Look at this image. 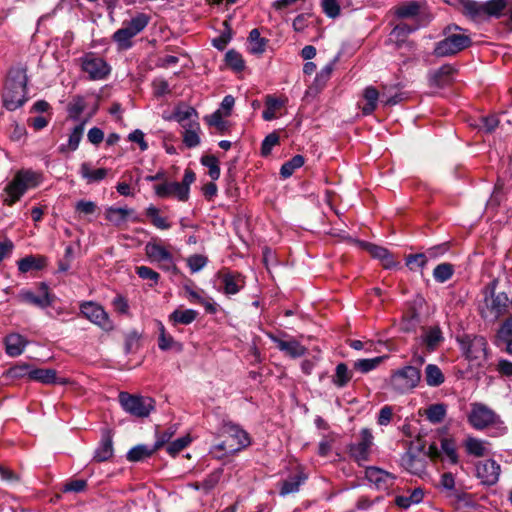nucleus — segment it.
Segmentation results:
<instances>
[{
    "mask_svg": "<svg viewBox=\"0 0 512 512\" xmlns=\"http://www.w3.org/2000/svg\"><path fill=\"white\" fill-rule=\"evenodd\" d=\"M135 211L131 208H116L108 207L105 210V218L112 223L114 226H121L127 222L128 219H132L134 222H139L138 216L134 215Z\"/></svg>",
    "mask_w": 512,
    "mask_h": 512,
    "instance_id": "nucleus-19",
    "label": "nucleus"
},
{
    "mask_svg": "<svg viewBox=\"0 0 512 512\" xmlns=\"http://www.w3.org/2000/svg\"><path fill=\"white\" fill-rule=\"evenodd\" d=\"M421 374L413 366H405L393 373L390 379L392 389L397 393H407L419 384Z\"/></svg>",
    "mask_w": 512,
    "mask_h": 512,
    "instance_id": "nucleus-10",
    "label": "nucleus"
},
{
    "mask_svg": "<svg viewBox=\"0 0 512 512\" xmlns=\"http://www.w3.org/2000/svg\"><path fill=\"white\" fill-rule=\"evenodd\" d=\"M145 253L152 262L158 263L162 270L177 271L172 253L156 241H150L145 245Z\"/></svg>",
    "mask_w": 512,
    "mask_h": 512,
    "instance_id": "nucleus-12",
    "label": "nucleus"
},
{
    "mask_svg": "<svg viewBox=\"0 0 512 512\" xmlns=\"http://www.w3.org/2000/svg\"><path fill=\"white\" fill-rule=\"evenodd\" d=\"M352 379V372L348 369L345 363H339L335 369V375L332 382L338 388L345 387Z\"/></svg>",
    "mask_w": 512,
    "mask_h": 512,
    "instance_id": "nucleus-38",
    "label": "nucleus"
},
{
    "mask_svg": "<svg viewBox=\"0 0 512 512\" xmlns=\"http://www.w3.org/2000/svg\"><path fill=\"white\" fill-rule=\"evenodd\" d=\"M332 70L333 68L331 65H326L324 68H322L321 71L317 73L311 89L315 88L317 91L322 89L330 79Z\"/></svg>",
    "mask_w": 512,
    "mask_h": 512,
    "instance_id": "nucleus-57",
    "label": "nucleus"
},
{
    "mask_svg": "<svg viewBox=\"0 0 512 512\" xmlns=\"http://www.w3.org/2000/svg\"><path fill=\"white\" fill-rule=\"evenodd\" d=\"M20 302L26 303L41 309L47 308L53 303V296L50 294L46 283L41 282L37 287V292L30 289H22L17 295Z\"/></svg>",
    "mask_w": 512,
    "mask_h": 512,
    "instance_id": "nucleus-13",
    "label": "nucleus"
},
{
    "mask_svg": "<svg viewBox=\"0 0 512 512\" xmlns=\"http://www.w3.org/2000/svg\"><path fill=\"white\" fill-rule=\"evenodd\" d=\"M287 103V98H277L272 95H267L265 100L266 108L263 111V119L271 121L277 117L276 112Z\"/></svg>",
    "mask_w": 512,
    "mask_h": 512,
    "instance_id": "nucleus-27",
    "label": "nucleus"
},
{
    "mask_svg": "<svg viewBox=\"0 0 512 512\" xmlns=\"http://www.w3.org/2000/svg\"><path fill=\"white\" fill-rule=\"evenodd\" d=\"M305 480H306V477L301 474H297V475L285 480L280 489V494L282 496H285L290 493L297 492L299 490L300 485L303 484Z\"/></svg>",
    "mask_w": 512,
    "mask_h": 512,
    "instance_id": "nucleus-44",
    "label": "nucleus"
},
{
    "mask_svg": "<svg viewBox=\"0 0 512 512\" xmlns=\"http://www.w3.org/2000/svg\"><path fill=\"white\" fill-rule=\"evenodd\" d=\"M250 52L253 54H261L265 50L266 42L260 37L257 29L251 30L249 34Z\"/></svg>",
    "mask_w": 512,
    "mask_h": 512,
    "instance_id": "nucleus-52",
    "label": "nucleus"
},
{
    "mask_svg": "<svg viewBox=\"0 0 512 512\" xmlns=\"http://www.w3.org/2000/svg\"><path fill=\"white\" fill-rule=\"evenodd\" d=\"M361 246L366 249L374 258L380 259L383 266L388 269L395 266V261L390 252L381 246L372 243L361 242Z\"/></svg>",
    "mask_w": 512,
    "mask_h": 512,
    "instance_id": "nucleus-22",
    "label": "nucleus"
},
{
    "mask_svg": "<svg viewBox=\"0 0 512 512\" xmlns=\"http://www.w3.org/2000/svg\"><path fill=\"white\" fill-rule=\"evenodd\" d=\"M80 313L91 323L99 326L105 331L113 329V322L104 308L92 301L83 302L80 305Z\"/></svg>",
    "mask_w": 512,
    "mask_h": 512,
    "instance_id": "nucleus-14",
    "label": "nucleus"
},
{
    "mask_svg": "<svg viewBox=\"0 0 512 512\" xmlns=\"http://www.w3.org/2000/svg\"><path fill=\"white\" fill-rule=\"evenodd\" d=\"M27 340L20 334L12 333L5 338L6 353L11 357L21 355L27 345Z\"/></svg>",
    "mask_w": 512,
    "mask_h": 512,
    "instance_id": "nucleus-23",
    "label": "nucleus"
},
{
    "mask_svg": "<svg viewBox=\"0 0 512 512\" xmlns=\"http://www.w3.org/2000/svg\"><path fill=\"white\" fill-rule=\"evenodd\" d=\"M424 493L422 489L416 488L414 489L409 496H397L395 499V503L397 506L407 509L412 504H418L422 501Z\"/></svg>",
    "mask_w": 512,
    "mask_h": 512,
    "instance_id": "nucleus-43",
    "label": "nucleus"
},
{
    "mask_svg": "<svg viewBox=\"0 0 512 512\" xmlns=\"http://www.w3.org/2000/svg\"><path fill=\"white\" fill-rule=\"evenodd\" d=\"M425 380L428 386H440L445 378L441 369L435 364H428L425 367Z\"/></svg>",
    "mask_w": 512,
    "mask_h": 512,
    "instance_id": "nucleus-36",
    "label": "nucleus"
},
{
    "mask_svg": "<svg viewBox=\"0 0 512 512\" xmlns=\"http://www.w3.org/2000/svg\"><path fill=\"white\" fill-rule=\"evenodd\" d=\"M460 5L463 14L466 16L473 20L483 19V3H479L473 0H460Z\"/></svg>",
    "mask_w": 512,
    "mask_h": 512,
    "instance_id": "nucleus-33",
    "label": "nucleus"
},
{
    "mask_svg": "<svg viewBox=\"0 0 512 512\" xmlns=\"http://www.w3.org/2000/svg\"><path fill=\"white\" fill-rule=\"evenodd\" d=\"M44 262L45 261L43 258L28 256L18 261V269L22 273H27L32 269L39 270L44 266Z\"/></svg>",
    "mask_w": 512,
    "mask_h": 512,
    "instance_id": "nucleus-47",
    "label": "nucleus"
},
{
    "mask_svg": "<svg viewBox=\"0 0 512 512\" xmlns=\"http://www.w3.org/2000/svg\"><path fill=\"white\" fill-rule=\"evenodd\" d=\"M453 272L452 264L442 263L435 267L433 277L437 282L444 283L452 277Z\"/></svg>",
    "mask_w": 512,
    "mask_h": 512,
    "instance_id": "nucleus-49",
    "label": "nucleus"
},
{
    "mask_svg": "<svg viewBox=\"0 0 512 512\" xmlns=\"http://www.w3.org/2000/svg\"><path fill=\"white\" fill-rule=\"evenodd\" d=\"M508 7L506 0H489L483 3V18L496 17L499 18L504 14Z\"/></svg>",
    "mask_w": 512,
    "mask_h": 512,
    "instance_id": "nucleus-30",
    "label": "nucleus"
},
{
    "mask_svg": "<svg viewBox=\"0 0 512 512\" xmlns=\"http://www.w3.org/2000/svg\"><path fill=\"white\" fill-rule=\"evenodd\" d=\"M155 194L160 198L175 197L178 201H187L179 182H164L154 186Z\"/></svg>",
    "mask_w": 512,
    "mask_h": 512,
    "instance_id": "nucleus-21",
    "label": "nucleus"
},
{
    "mask_svg": "<svg viewBox=\"0 0 512 512\" xmlns=\"http://www.w3.org/2000/svg\"><path fill=\"white\" fill-rule=\"evenodd\" d=\"M27 81L25 68L10 69L3 92V105L6 109L14 111L25 103Z\"/></svg>",
    "mask_w": 512,
    "mask_h": 512,
    "instance_id": "nucleus-1",
    "label": "nucleus"
},
{
    "mask_svg": "<svg viewBox=\"0 0 512 512\" xmlns=\"http://www.w3.org/2000/svg\"><path fill=\"white\" fill-rule=\"evenodd\" d=\"M304 157L302 155H295L292 159L285 162L281 169L280 174L284 178L290 177L294 171L304 165Z\"/></svg>",
    "mask_w": 512,
    "mask_h": 512,
    "instance_id": "nucleus-46",
    "label": "nucleus"
},
{
    "mask_svg": "<svg viewBox=\"0 0 512 512\" xmlns=\"http://www.w3.org/2000/svg\"><path fill=\"white\" fill-rule=\"evenodd\" d=\"M420 11V5L417 2H408L395 7L394 13L398 18H415Z\"/></svg>",
    "mask_w": 512,
    "mask_h": 512,
    "instance_id": "nucleus-41",
    "label": "nucleus"
},
{
    "mask_svg": "<svg viewBox=\"0 0 512 512\" xmlns=\"http://www.w3.org/2000/svg\"><path fill=\"white\" fill-rule=\"evenodd\" d=\"M272 339L276 343L278 349L285 352L290 357H301L306 352V348L303 345H301L298 341H284L276 337H273Z\"/></svg>",
    "mask_w": 512,
    "mask_h": 512,
    "instance_id": "nucleus-24",
    "label": "nucleus"
},
{
    "mask_svg": "<svg viewBox=\"0 0 512 512\" xmlns=\"http://www.w3.org/2000/svg\"><path fill=\"white\" fill-rule=\"evenodd\" d=\"M191 440L192 439L189 435H185L169 443L166 450L171 456H175L186 448L191 443Z\"/></svg>",
    "mask_w": 512,
    "mask_h": 512,
    "instance_id": "nucleus-56",
    "label": "nucleus"
},
{
    "mask_svg": "<svg viewBox=\"0 0 512 512\" xmlns=\"http://www.w3.org/2000/svg\"><path fill=\"white\" fill-rule=\"evenodd\" d=\"M441 450L446 455L447 460L451 464H457L459 462V456L456 449V444L453 439L443 438L441 439Z\"/></svg>",
    "mask_w": 512,
    "mask_h": 512,
    "instance_id": "nucleus-45",
    "label": "nucleus"
},
{
    "mask_svg": "<svg viewBox=\"0 0 512 512\" xmlns=\"http://www.w3.org/2000/svg\"><path fill=\"white\" fill-rule=\"evenodd\" d=\"M197 118V111L187 105L178 106L171 117V119L177 121L183 129L191 126L192 123H198Z\"/></svg>",
    "mask_w": 512,
    "mask_h": 512,
    "instance_id": "nucleus-20",
    "label": "nucleus"
},
{
    "mask_svg": "<svg viewBox=\"0 0 512 512\" xmlns=\"http://www.w3.org/2000/svg\"><path fill=\"white\" fill-rule=\"evenodd\" d=\"M468 422L476 430H483L487 427L501 428L500 417L487 405L483 403H472L468 414ZM502 429H504L502 427Z\"/></svg>",
    "mask_w": 512,
    "mask_h": 512,
    "instance_id": "nucleus-7",
    "label": "nucleus"
},
{
    "mask_svg": "<svg viewBox=\"0 0 512 512\" xmlns=\"http://www.w3.org/2000/svg\"><path fill=\"white\" fill-rule=\"evenodd\" d=\"M373 445V435L368 428L360 432V440L357 443L350 444L349 454L359 464L369 460L371 447Z\"/></svg>",
    "mask_w": 512,
    "mask_h": 512,
    "instance_id": "nucleus-15",
    "label": "nucleus"
},
{
    "mask_svg": "<svg viewBox=\"0 0 512 512\" xmlns=\"http://www.w3.org/2000/svg\"><path fill=\"white\" fill-rule=\"evenodd\" d=\"M41 182V175L32 170H19L4 188L3 203L13 206L30 189L36 188Z\"/></svg>",
    "mask_w": 512,
    "mask_h": 512,
    "instance_id": "nucleus-2",
    "label": "nucleus"
},
{
    "mask_svg": "<svg viewBox=\"0 0 512 512\" xmlns=\"http://www.w3.org/2000/svg\"><path fill=\"white\" fill-rule=\"evenodd\" d=\"M442 341V331L438 326L428 328L423 336V342L431 351L435 350Z\"/></svg>",
    "mask_w": 512,
    "mask_h": 512,
    "instance_id": "nucleus-37",
    "label": "nucleus"
},
{
    "mask_svg": "<svg viewBox=\"0 0 512 512\" xmlns=\"http://www.w3.org/2000/svg\"><path fill=\"white\" fill-rule=\"evenodd\" d=\"M201 163L208 168V174L213 180L220 176L219 161L214 155H205L201 158Z\"/></svg>",
    "mask_w": 512,
    "mask_h": 512,
    "instance_id": "nucleus-51",
    "label": "nucleus"
},
{
    "mask_svg": "<svg viewBox=\"0 0 512 512\" xmlns=\"http://www.w3.org/2000/svg\"><path fill=\"white\" fill-rule=\"evenodd\" d=\"M500 472V465L492 459L481 461L476 465L477 478L487 486H492L498 482Z\"/></svg>",
    "mask_w": 512,
    "mask_h": 512,
    "instance_id": "nucleus-16",
    "label": "nucleus"
},
{
    "mask_svg": "<svg viewBox=\"0 0 512 512\" xmlns=\"http://www.w3.org/2000/svg\"><path fill=\"white\" fill-rule=\"evenodd\" d=\"M81 70L93 81L104 80L111 73L110 65L94 53H86L79 59Z\"/></svg>",
    "mask_w": 512,
    "mask_h": 512,
    "instance_id": "nucleus-11",
    "label": "nucleus"
},
{
    "mask_svg": "<svg viewBox=\"0 0 512 512\" xmlns=\"http://www.w3.org/2000/svg\"><path fill=\"white\" fill-rule=\"evenodd\" d=\"M454 73V68L450 65H443L433 75L432 81L436 86H443L449 81V77Z\"/></svg>",
    "mask_w": 512,
    "mask_h": 512,
    "instance_id": "nucleus-54",
    "label": "nucleus"
},
{
    "mask_svg": "<svg viewBox=\"0 0 512 512\" xmlns=\"http://www.w3.org/2000/svg\"><path fill=\"white\" fill-rule=\"evenodd\" d=\"M27 375L30 380L38 381L43 384L61 383L54 369H32L27 372Z\"/></svg>",
    "mask_w": 512,
    "mask_h": 512,
    "instance_id": "nucleus-25",
    "label": "nucleus"
},
{
    "mask_svg": "<svg viewBox=\"0 0 512 512\" xmlns=\"http://www.w3.org/2000/svg\"><path fill=\"white\" fill-rule=\"evenodd\" d=\"M158 330H159V337H158V347L162 351H167L170 349H175L176 351L180 352L183 349V346L181 343L175 341V339L167 334L164 325L162 322L158 321Z\"/></svg>",
    "mask_w": 512,
    "mask_h": 512,
    "instance_id": "nucleus-26",
    "label": "nucleus"
},
{
    "mask_svg": "<svg viewBox=\"0 0 512 512\" xmlns=\"http://www.w3.org/2000/svg\"><path fill=\"white\" fill-rule=\"evenodd\" d=\"M383 357H375L371 359H359L354 362V368L361 373H368L374 370L382 362Z\"/></svg>",
    "mask_w": 512,
    "mask_h": 512,
    "instance_id": "nucleus-53",
    "label": "nucleus"
},
{
    "mask_svg": "<svg viewBox=\"0 0 512 512\" xmlns=\"http://www.w3.org/2000/svg\"><path fill=\"white\" fill-rule=\"evenodd\" d=\"M136 273L140 278L150 280L152 282L151 285L157 284L160 278V275L156 271L147 266L136 267Z\"/></svg>",
    "mask_w": 512,
    "mask_h": 512,
    "instance_id": "nucleus-64",
    "label": "nucleus"
},
{
    "mask_svg": "<svg viewBox=\"0 0 512 512\" xmlns=\"http://www.w3.org/2000/svg\"><path fill=\"white\" fill-rule=\"evenodd\" d=\"M401 466L414 475H420L425 469L424 461L408 452L402 455Z\"/></svg>",
    "mask_w": 512,
    "mask_h": 512,
    "instance_id": "nucleus-29",
    "label": "nucleus"
},
{
    "mask_svg": "<svg viewBox=\"0 0 512 512\" xmlns=\"http://www.w3.org/2000/svg\"><path fill=\"white\" fill-rule=\"evenodd\" d=\"M419 25H409L406 23H400L394 27L392 34L397 38L403 40L407 35L416 31Z\"/></svg>",
    "mask_w": 512,
    "mask_h": 512,
    "instance_id": "nucleus-63",
    "label": "nucleus"
},
{
    "mask_svg": "<svg viewBox=\"0 0 512 512\" xmlns=\"http://www.w3.org/2000/svg\"><path fill=\"white\" fill-rule=\"evenodd\" d=\"M118 398L123 410L137 418L148 417L155 409V400L148 396L120 392Z\"/></svg>",
    "mask_w": 512,
    "mask_h": 512,
    "instance_id": "nucleus-5",
    "label": "nucleus"
},
{
    "mask_svg": "<svg viewBox=\"0 0 512 512\" xmlns=\"http://www.w3.org/2000/svg\"><path fill=\"white\" fill-rule=\"evenodd\" d=\"M113 456V444L112 439L109 435L102 437L99 446L95 450L94 460L97 462H103L110 459Z\"/></svg>",
    "mask_w": 512,
    "mask_h": 512,
    "instance_id": "nucleus-31",
    "label": "nucleus"
},
{
    "mask_svg": "<svg viewBox=\"0 0 512 512\" xmlns=\"http://www.w3.org/2000/svg\"><path fill=\"white\" fill-rule=\"evenodd\" d=\"M461 349L473 366L482 367L487 360V341L482 336H465L460 340Z\"/></svg>",
    "mask_w": 512,
    "mask_h": 512,
    "instance_id": "nucleus-9",
    "label": "nucleus"
},
{
    "mask_svg": "<svg viewBox=\"0 0 512 512\" xmlns=\"http://www.w3.org/2000/svg\"><path fill=\"white\" fill-rule=\"evenodd\" d=\"M446 412V405L443 403H437L430 405L425 410V416L431 423L438 424L444 420Z\"/></svg>",
    "mask_w": 512,
    "mask_h": 512,
    "instance_id": "nucleus-39",
    "label": "nucleus"
},
{
    "mask_svg": "<svg viewBox=\"0 0 512 512\" xmlns=\"http://www.w3.org/2000/svg\"><path fill=\"white\" fill-rule=\"evenodd\" d=\"M218 277L221 279L223 292L226 295H235L245 286V277L240 273L225 270L220 271Z\"/></svg>",
    "mask_w": 512,
    "mask_h": 512,
    "instance_id": "nucleus-17",
    "label": "nucleus"
},
{
    "mask_svg": "<svg viewBox=\"0 0 512 512\" xmlns=\"http://www.w3.org/2000/svg\"><path fill=\"white\" fill-rule=\"evenodd\" d=\"M509 298L505 292L492 291L485 296L479 307L481 317L486 321L496 322L508 310Z\"/></svg>",
    "mask_w": 512,
    "mask_h": 512,
    "instance_id": "nucleus-6",
    "label": "nucleus"
},
{
    "mask_svg": "<svg viewBox=\"0 0 512 512\" xmlns=\"http://www.w3.org/2000/svg\"><path fill=\"white\" fill-rule=\"evenodd\" d=\"M196 175L191 169H186L181 182H179L180 188L186 198L189 199L190 185L195 181Z\"/></svg>",
    "mask_w": 512,
    "mask_h": 512,
    "instance_id": "nucleus-62",
    "label": "nucleus"
},
{
    "mask_svg": "<svg viewBox=\"0 0 512 512\" xmlns=\"http://www.w3.org/2000/svg\"><path fill=\"white\" fill-rule=\"evenodd\" d=\"M512 339V315L509 316L499 327L496 334V344L507 342Z\"/></svg>",
    "mask_w": 512,
    "mask_h": 512,
    "instance_id": "nucleus-50",
    "label": "nucleus"
},
{
    "mask_svg": "<svg viewBox=\"0 0 512 512\" xmlns=\"http://www.w3.org/2000/svg\"><path fill=\"white\" fill-rule=\"evenodd\" d=\"M499 120L495 115L485 116L481 117L479 119V124H477V127L486 132L491 133L495 130V128L498 126Z\"/></svg>",
    "mask_w": 512,
    "mask_h": 512,
    "instance_id": "nucleus-60",
    "label": "nucleus"
},
{
    "mask_svg": "<svg viewBox=\"0 0 512 512\" xmlns=\"http://www.w3.org/2000/svg\"><path fill=\"white\" fill-rule=\"evenodd\" d=\"M197 311L192 309H176L169 315V321L173 325L183 324L189 325L197 318Z\"/></svg>",
    "mask_w": 512,
    "mask_h": 512,
    "instance_id": "nucleus-32",
    "label": "nucleus"
},
{
    "mask_svg": "<svg viewBox=\"0 0 512 512\" xmlns=\"http://www.w3.org/2000/svg\"><path fill=\"white\" fill-rule=\"evenodd\" d=\"M154 450H156V449L155 448L149 449L145 445H137L128 451L127 459L131 462L141 461V460L149 457L150 455H152Z\"/></svg>",
    "mask_w": 512,
    "mask_h": 512,
    "instance_id": "nucleus-48",
    "label": "nucleus"
},
{
    "mask_svg": "<svg viewBox=\"0 0 512 512\" xmlns=\"http://www.w3.org/2000/svg\"><path fill=\"white\" fill-rule=\"evenodd\" d=\"M363 97L366 101V104L362 107V112L364 115H369L373 113L377 108L380 93L376 90V88L369 86L365 88Z\"/></svg>",
    "mask_w": 512,
    "mask_h": 512,
    "instance_id": "nucleus-34",
    "label": "nucleus"
},
{
    "mask_svg": "<svg viewBox=\"0 0 512 512\" xmlns=\"http://www.w3.org/2000/svg\"><path fill=\"white\" fill-rule=\"evenodd\" d=\"M199 132V123H192L191 126L184 128L183 142L188 148H193L200 144Z\"/></svg>",
    "mask_w": 512,
    "mask_h": 512,
    "instance_id": "nucleus-40",
    "label": "nucleus"
},
{
    "mask_svg": "<svg viewBox=\"0 0 512 512\" xmlns=\"http://www.w3.org/2000/svg\"><path fill=\"white\" fill-rule=\"evenodd\" d=\"M427 256L424 253L410 254L406 257V266L411 271L421 270L427 263Z\"/></svg>",
    "mask_w": 512,
    "mask_h": 512,
    "instance_id": "nucleus-55",
    "label": "nucleus"
},
{
    "mask_svg": "<svg viewBox=\"0 0 512 512\" xmlns=\"http://www.w3.org/2000/svg\"><path fill=\"white\" fill-rule=\"evenodd\" d=\"M488 442L474 437H468L464 442V447L469 455L483 457L488 454Z\"/></svg>",
    "mask_w": 512,
    "mask_h": 512,
    "instance_id": "nucleus-28",
    "label": "nucleus"
},
{
    "mask_svg": "<svg viewBox=\"0 0 512 512\" xmlns=\"http://www.w3.org/2000/svg\"><path fill=\"white\" fill-rule=\"evenodd\" d=\"M146 215L150 218L151 223L158 229L167 230L171 228V223L166 217H162L159 214V209L153 205H150L146 209Z\"/></svg>",
    "mask_w": 512,
    "mask_h": 512,
    "instance_id": "nucleus-42",
    "label": "nucleus"
},
{
    "mask_svg": "<svg viewBox=\"0 0 512 512\" xmlns=\"http://www.w3.org/2000/svg\"><path fill=\"white\" fill-rule=\"evenodd\" d=\"M365 477L379 490H388L395 479L392 474L373 466L366 469Z\"/></svg>",
    "mask_w": 512,
    "mask_h": 512,
    "instance_id": "nucleus-18",
    "label": "nucleus"
},
{
    "mask_svg": "<svg viewBox=\"0 0 512 512\" xmlns=\"http://www.w3.org/2000/svg\"><path fill=\"white\" fill-rule=\"evenodd\" d=\"M455 31L448 34L443 40L436 44L434 54L438 57L454 55L465 48H468L472 41L469 35L462 32V29L455 26Z\"/></svg>",
    "mask_w": 512,
    "mask_h": 512,
    "instance_id": "nucleus-8",
    "label": "nucleus"
},
{
    "mask_svg": "<svg viewBox=\"0 0 512 512\" xmlns=\"http://www.w3.org/2000/svg\"><path fill=\"white\" fill-rule=\"evenodd\" d=\"M225 61L228 66L236 71H240L244 68V61L240 53L235 50H229L225 55Z\"/></svg>",
    "mask_w": 512,
    "mask_h": 512,
    "instance_id": "nucleus-58",
    "label": "nucleus"
},
{
    "mask_svg": "<svg viewBox=\"0 0 512 512\" xmlns=\"http://www.w3.org/2000/svg\"><path fill=\"white\" fill-rule=\"evenodd\" d=\"M84 125V123H80L79 125L75 126L69 135L68 147L71 151H75L78 148L83 136Z\"/></svg>",
    "mask_w": 512,
    "mask_h": 512,
    "instance_id": "nucleus-59",
    "label": "nucleus"
},
{
    "mask_svg": "<svg viewBox=\"0 0 512 512\" xmlns=\"http://www.w3.org/2000/svg\"><path fill=\"white\" fill-rule=\"evenodd\" d=\"M150 17L145 13H138L129 21H124L120 29L114 32L112 38L122 50L132 47L131 39L143 31L149 24Z\"/></svg>",
    "mask_w": 512,
    "mask_h": 512,
    "instance_id": "nucleus-4",
    "label": "nucleus"
},
{
    "mask_svg": "<svg viewBox=\"0 0 512 512\" xmlns=\"http://www.w3.org/2000/svg\"><path fill=\"white\" fill-rule=\"evenodd\" d=\"M207 262H208L207 257L200 255V254L191 255L187 259V264L192 273H196V272L200 271L201 269H203L206 266Z\"/></svg>",
    "mask_w": 512,
    "mask_h": 512,
    "instance_id": "nucleus-61",
    "label": "nucleus"
},
{
    "mask_svg": "<svg viewBox=\"0 0 512 512\" xmlns=\"http://www.w3.org/2000/svg\"><path fill=\"white\" fill-rule=\"evenodd\" d=\"M80 173L88 183H93L103 180L107 175V170L105 168L91 169L90 164L82 163Z\"/></svg>",
    "mask_w": 512,
    "mask_h": 512,
    "instance_id": "nucleus-35",
    "label": "nucleus"
},
{
    "mask_svg": "<svg viewBox=\"0 0 512 512\" xmlns=\"http://www.w3.org/2000/svg\"><path fill=\"white\" fill-rule=\"evenodd\" d=\"M221 433L226 439L214 446L213 449L215 451H223L224 454H233L250 445L248 433L232 422L224 423Z\"/></svg>",
    "mask_w": 512,
    "mask_h": 512,
    "instance_id": "nucleus-3",
    "label": "nucleus"
}]
</instances>
